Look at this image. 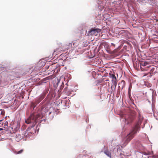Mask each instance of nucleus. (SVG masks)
<instances>
[{
	"mask_svg": "<svg viewBox=\"0 0 158 158\" xmlns=\"http://www.w3.org/2000/svg\"><path fill=\"white\" fill-rule=\"evenodd\" d=\"M143 119V116L140 114H139V120L137 123H136L134 127L132 128L130 133L127 135L126 137L124 139V144H123V146H125L127 145L134 137L137 132L140 130V126Z\"/></svg>",
	"mask_w": 158,
	"mask_h": 158,
	"instance_id": "nucleus-1",
	"label": "nucleus"
},
{
	"mask_svg": "<svg viewBox=\"0 0 158 158\" xmlns=\"http://www.w3.org/2000/svg\"><path fill=\"white\" fill-rule=\"evenodd\" d=\"M17 141H19V140H17Z\"/></svg>",
	"mask_w": 158,
	"mask_h": 158,
	"instance_id": "nucleus-24",
	"label": "nucleus"
},
{
	"mask_svg": "<svg viewBox=\"0 0 158 158\" xmlns=\"http://www.w3.org/2000/svg\"><path fill=\"white\" fill-rule=\"evenodd\" d=\"M52 67V65H50V66H49L48 67V68L50 69Z\"/></svg>",
	"mask_w": 158,
	"mask_h": 158,
	"instance_id": "nucleus-17",
	"label": "nucleus"
},
{
	"mask_svg": "<svg viewBox=\"0 0 158 158\" xmlns=\"http://www.w3.org/2000/svg\"><path fill=\"white\" fill-rule=\"evenodd\" d=\"M73 44H69V47L67 48H70L71 47L74 48L77 47L78 45V44L76 42H72Z\"/></svg>",
	"mask_w": 158,
	"mask_h": 158,
	"instance_id": "nucleus-6",
	"label": "nucleus"
},
{
	"mask_svg": "<svg viewBox=\"0 0 158 158\" xmlns=\"http://www.w3.org/2000/svg\"><path fill=\"white\" fill-rule=\"evenodd\" d=\"M1 114H2V115H4L5 112L3 111H2L1 112Z\"/></svg>",
	"mask_w": 158,
	"mask_h": 158,
	"instance_id": "nucleus-14",
	"label": "nucleus"
},
{
	"mask_svg": "<svg viewBox=\"0 0 158 158\" xmlns=\"http://www.w3.org/2000/svg\"><path fill=\"white\" fill-rule=\"evenodd\" d=\"M148 64L147 62H144L143 63H142L140 64V68L142 70V67H144L147 66Z\"/></svg>",
	"mask_w": 158,
	"mask_h": 158,
	"instance_id": "nucleus-9",
	"label": "nucleus"
},
{
	"mask_svg": "<svg viewBox=\"0 0 158 158\" xmlns=\"http://www.w3.org/2000/svg\"><path fill=\"white\" fill-rule=\"evenodd\" d=\"M111 45L112 46H115V45L114 44H113V43H111Z\"/></svg>",
	"mask_w": 158,
	"mask_h": 158,
	"instance_id": "nucleus-20",
	"label": "nucleus"
},
{
	"mask_svg": "<svg viewBox=\"0 0 158 158\" xmlns=\"http://www.w3.org/2000/svg\"><path fill=\"white\" fill-rule=\"evenodd\" d=\"M131 85L129 86V92L131 90Z\"/></svg>",
	"mask_w": 158,
	"mask_h": 158,
	"instance_id": "nucleus-18",
	"label": "nucleus"
},
{
	"mask_svg": "<svg viewBox=\"0 0 158 158\" xmlns=\"http://www.w3.org/2000/svg\"><path fill=\"white\" fill-rule=\"evenodd\" d=\"M110 77H111L112 78V81H116V78L115 76V75L114 74H110Z\"/></svg>",
	"mask_w": 158,
	"mask_h": 158,
	"instance_id": "nucleus-10",
	"label": "nucleus"
},
{
	"mask_svg": "<svg viewBox=\"0 0 158 158\" xmlns=\"http://www.w3.org/2000/svg\"><path fill=\"white\" fill-rule=\"evenodd\" d=\"M54 68H53V69L50 72H48V74H53L55 72V70H54Z\"/></svg>",
	"mask_w": 158,
	"mask_h": 158,
	"instance_id": "nucleus-11",
	"label": "nucleus"
},
{
	"mask_svg": "<svg viewBox=\"0 0 158 158\" xmlns=\"http://www.w3.org/2000/svg\"><path fill=\"white\" fill-rule=\"evenodd\" d=\"M58 45H60V46H62V44H61V43H58Z\"/></svg>",
	"mask_w": 158,
	"mask_h": 158,
	"instance_id": "nucleus-19",
	"label": "nucleus"
},
{
	"mask_svg": "<svg viewBox=\"0 0 158 158\" xmlns=\"http://www.w3.org/2000/svg\"><path fill=\"white\" fill-rule=\"evenodd\" d=\"M104 153L106 154L107 156L108 157L111 158V153L110 152H109L108 150H105L104 152Z\"/></svg>",
	"mask_w": 158,
	"mask_h": 158,
	"instance_id": "nucleus-7",
	"label": "nucleus"
},
{
	"mask_svg": "<svg viewBox=\"0 0 158 158\" xmlns=\"http://www.w3.org/2000/svg\"><path fill=\"white\" fill-rule=\"evenodd\" d=\"M154 70V68H153L152 69H151V71H150L152 73V72Z\"/></svg>",
	"mask_w": 158,
	"mask_h": 158,
	"instance_id": "nucleus-15",
	"label": "nucleus"
},
{
	"mask_svg": "<svg viewBox=\"0 0 158 158\" xmlns=\"http://www.w3.org/2000/svg\"><path fill=\"white\" fill-rule=\"evenodd\" d=\"M40 118V116L39 114H32L25 121L27 124L32 123V126H34L36 123L38 122Z\"/></svg>",
	"mask_w": 158,
	"mask_h": 158,
	"instance_id": "nucleus-2",
	"label": "nucleus"
},
{
	"mask_svg": "<svg viewBox=\"0 0 158 158\" xmlns=\"http://www.w3.org/2000/svg\"><path fill=\"white\" fill-rule=\"evenodd\" d=\"M63 86H62V85H61V88H63Z\"/></svg>",
	"mask_w": 158,
	"mask_h": 158,
	"instance_id": "nucleus-21",
	"label": "nucleus"
},
{
	"mask_svg": "<svg viewBox=\"0 0 158 158\" xmlns=\"http://www.w3.org/2000/svg\"><path fill=\"white\" fill-rule=\"evenodd\" d=\"M83 156H84V155L80 154L77 156V158H81V157H83Z\"/></svg>",
	"mask_w": 158,
	"mask_h": 158,
	"instance_id": "nucleus-13",
	"label": "nucleus"
},
{
	"mask_svg": "<svg viewBox=\"0 0 158 158\" xmlns=\"http://www.w3.org/2000/svg\"><path fill=\"white\" fill-rule=\"evenodd\" d=\"M134 119V116L131 115H127L125 118V120L127 124L132 122Z\"/></svg>",
	"mask_w": 158,
	"mask_h": 158,
	"instance_id": "nucleus-4",
	"label": "nucleus"
},
{
	"mask_svg": "<svg viewBox=\"0 0 158 158\" xmlns=\"http://www.w3.org/2000/svg\"><path fill=\"white\" fill-rule=\"evenodd\" d=\"M42 99L41 98L39 100V101H37V103H39L40 102V101L42 100Z\"/></svg>",
	"mask_w": 158,
	"mask_h": 158,
	"instance_id": "nucleus-16",
	"label": "nucleus"
},
{
	"mask_svg": "<svg viewBox=\"0 0 158 158\" xmlns=\"http://www.w3.org/2000/svg\"><path fill=\"white\" fill-rule=\"evenodd\" d=\"M125 82L124 80H122L120 83L118 84L119 87L122 89H123L125 86Z\"/></svg>",
	"mask_w": 158,
	"mask_h": 158,
	"instance_id": "nucleus-5",
	"label": "nucleus"
},
{
	"mask_svg": "<svg viewBox=\"0 0 158 158\" xmlns=\"http://www.w3.org/2000/svg\"><path fill=\"white\" fill-rule=\"evenodd\" d=\"M2 121V119L0 120V122H1Z\"/></svg>",
	"mask_w": 158,
	"mask_h": 158,
	"instance_id": "nucleus-22",
	"label": "nucleus"
},
{
	"mask_svg": "<svg viewBox=\"0 0 158 158\" xmlns=\"http://www.w3.org/2000/svg\"><path fill=\"white\" fill-rule=\"evenodd\" d=\"M113 81V84L115 86V88L116 87L117 85V81Z\"/></svg>",
	"mask_w": 158,
	"mask_h": 158,
	"instance_id": "nucleus-12",
	"label": "nucleus"
},
{
	"mask_svg": "<svg viewBox=\"0 0 158 158\" xmlns=\"http://www.w3.org/2000/svg\"><path fill=\"white\" fill-rule=\"evenodd\" d=\"M23 151H24V150L23 149H22L18 151H17L15 150L14 151V152L15 154L17 155V154H21L23 152Z\"/></svg>",
	"mask_w": 158,
	"mask_h": 158,
	"instance_id": "nucleus-8",
	"label": "nucleus"
},
{
	"mask_svg": "<svg viewBox=\"0 0 158 158\" xmlns=\"http://www.w3.org/2000/svg\"><path fill=\"white\" fill-rule=\"evenodd\" d=\"M101 31V30L98 28H92L88 32V35H97L98 33Z\"/></svg>",
	"mask_w": 158,
	"mask_h": 158,
	"instance_id": "nucleus-3",
	"label": "nucleus"
},
{
	"mask_svg": "<svg viewBox=\"0 0 158 158\" xmlns=\"http://www.w3.org/2000/svg\"><path fill=\"white\" fill-rule=\"evenodd\" d=\"M147 67H149L148 66H147Z\"/></svg>",
	"mask_w": 158,
	"mask_h": 158,
	"instance_id": "nucleus-23",
	"label": "nucleus"
}]
</instances>
